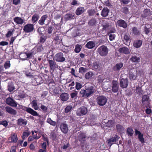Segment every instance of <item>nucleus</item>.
Listing matches in <instances>:
<instances>
[{
  "instance_id": "f257e3e1",
  "label": "nucleus",
  "mask_w": 152,
  "mask_h": 152,
  "mask_svg": "<svg viewBox=\"0 0 152 152\" xmlns=\"http://www.w3.org/2000/svg\"><path fill=\"white\" fill-rule=\"evenodd\" d=\"M85 88V89H81L80 92V96L84 98H87L92 96L96 91V89L94 86H86Z\"/></svg>"
},
{
  "instance_id": "f03ea898",
  "label": "nucleus",
  "mask_w": 152,
  "mask_h": 152,
  "mask_svg": "<svg viewBox=\"0 0 152 152\" xmlns=\"http://www.w3.org/2000/svg\"><path fill=\"white\" fill-rule=\"evenodd\" d=\"M18 107L19 109H22L28 113L34 116H38L39 117H40V116L38 113L31 108L30 107H28L22 105H20L19 104H18Z\"/></svg>"
},
{
  "instance_id": "7ed1b4c3",
  "label": "nucleus",
  "mask_w": 152,
  "mask_h": 152,
  "mask_svg": "<svg viewBox=\"0 0 152 152\" xmlns=\"http://www.w3.org/2000/svg\"><path fill=\"white\" fill-rule=\"evenodd\" d=\"M53 59L58 62H62L65 61L66 59L64 54L62 52H58L55 55Z\"/></svg>"
},
{
  "instance_id": "20e7f679",
  "label": "nucleus",
  "mask_w": 152,
  "mask_h": 152,
  "mask_svg": "<svg viewBox=\"0 0 152 152\" xmlns=\"http://www.w3.org/2000/svg\"><path fill=\"white\" fill-rule=\"evenodd\" d=\"M97 50L99 55L102 56H106L108 54V48L106 46L104 45L99 47Z\"/></svg>"
},
{
  "instance_id": "39448f33",
  "label": "nucleus",
  "mask_w": 152,
  "mask_h": 152,
  "mask_svg": "<svg viewBox=\"0 0 152 152\" xmlns=\"http://www.w3.org/2000/svg\"><path fill=\"white\" fill-rule=\"evenodd\" d=\"M150 101L148 95H144L142 96L141 102L143 105H145L146 108L149 107Z\"/></svg>"
},
{
  "instance_id": "423d86ee",
  "label": "nucleus",
  "mask_w": 152,
  "mask_h": 152,
  "mask_svg": "<svg viewBox=\"0 0 152 152\" xmlns=\"http://www.w3.org/2000/svg\"><path fill=\"white\" fill-rule=\"evenodd\" d=\"M50 69L51 73L52 74L53 72L55 70L58 68V66L55 61L48 60Z\"/></svg>"
},
{
  "instance_id": "0eeeda50",
  "label": "nucleus",
  "mask_w": 152,
  "mask_h": 152,
  "mask_svg": "<svg viewBox=\"0 0 152 152\" xmlns=\"http://www.w3.org/2000/svg\"><path fill=\"white\" fill-rule=\"evenodd\" d=\"M87 112V108L84 106H82L77 110L76 114L77 116H80L85 115Z\"/></svg>"
},
{
  "instance_id": "6e6552de",
  "label": "nucleus",
  "mask_w": 152,
  "mask_h": 152,
  "mask_svg": "<svg viewBox=\"0 0 152 152\" xmlns=\"http://www.w3.org/2000/svg\"><path fill=\"white\" fill-rule=\"evenodd\" d=\"M96 102L99 105L103 106L106 103L107 99L105 96H99L97 97Z\"/></svg>"
},
{
  "instance_id": "1a4fd4ad",
  "label": "nucleus",
  "mask_w": 152,
  "mask_h": 152,
  "mask_svg": "<svg viewBox=\"0 0 152 152\" xmlns=\"http://www.w3.org/2000/svg\"><path fill=\"white\" fill-rule=\"evenodd\" d=\"M34 29V25L31 23H28L25 25L23 28L24 31L27 33L31 32L33 31Z\"/></svg>"
},
{
  "instance_id": "9d476101",
  "label": "nucleus",
  "mask_w": 152,
  "mask_h": 152,
  "mask_svg": "<svg viewBox=\"0 0 152 152\" xmlns=\"http://www.w3.org/2000/svg\"><path fill=\"white\" fill-rule=\"evenodd\" d=\"M118 82L117 80H113L112 81V91L114 93L118 92L119 90Z\"/></svg>"
},
{
  "instance_id": "9b49d317",
  "label": "nucleus",
  "mask_w": 152,
  "mask_h": 152,
  "mask_svg": "<svg viewBox=\"0 0 152 152\" xmlns=\"http://www.w3.org/2000/svg\"><path fill=\"white\" fill-rule=\"evenodd\" d=\"M6 102L7 104L12 107H16L17 105V102L10 97H9L6 99Z\"/></svg>"
},
{
  "instance_id": "f8f14e48",
  "label": "nucleus",
  "mask_w": 152,
  "mask_h": 152,
  "mask_svg": "<svg viewBox=\"0 0 152 152\" xmlns=\"http://www.w3.org/2000/svg\"><path fill=\"white\" fill-rule=\"evenodd\" d=\"M129 82L127 78L121 79L120 81V87L123 88H126L128 86Z\"/></svg>"
},
{
  "instance_id": "ddd939ff",
  "label": "nucleus",
  "mask_w": 152,
  "mask_h": 152,
  "mask_svg": "<svg viewBox=\"0 0 152 152\" xmlns=\"http://www.w3.org/2000/svg\"><path fill=\"white\" fill-rule=\"evenodd\" d=\"M116 25L125 29L127 27L128 24L124 20L122 19H120L116 22Z\"/></svg>"
},
{
  "instance_id": "4468645a",
  "label": "nucleus",
  "mask_w": 152,
  "mask_h": 152,
  "mask_svg": "<svg viewBox=\"0 0 152 152\" xmlns=\"http://www.w3.org/2000/svg\"><path fill=\"white\" fill-rule=\"evenodd\" d=\"M87 136L85 133H81L78 135V139L81 143L83 144L86 141Z\"/></svg>"
},
{
  "instance_id": "2eb2a0df",
  "label": "nucleus",
  "mask_w": 152,
  "mask_h": 152,
  "mask_svg": "<svg viewBox=\"0 0 152 152\" xmlns=\"http://www.w3.org/2000/svg\"><path fill=\"white\" fill-rule=\"evenodd\" d=\"M44 49L42 45L39 43H38L35 47L32 49L33 51L34 52H35V54L37 53L42 51Z\"/></svg>"
},
{
  "instance_id": "dca6fc26",
  "label": "nucleus",
  "mask_w": 152,
  "mask_h": 152,
  "mask_svg": "<svg viewBox=\"0 0 152 152\" xmlns=\"http://www.w3.org/2000/svg\"><path fill=\"white\" fill-rule=\"evenodd\" d=\"M120 137L116 134L114 137H112L111 138L108 140V144L109 146H111L113 143L112 142H116L118 140Z\"/></svg>"
},
{
  "instance_id": "f3484780",
  "label": "nucleus",
  "mask_w": 152,
  "mask_h": 152,
  "mask_svg": "<svg viewBox=\"0 0 152 152\" xmlns=\"http://www.w3.org/2000/svg\"><path fill=\"white\" fill-rule=\"evenodd\" d=\"M60 128L61 132L64 134H66L67 133L68 129L67 124L64 123H61Z\"/></svg>"
},
{
  "instance_id": "a211bd4d",
  "label": "nucleus",
  "mask_w": 152,
  "mask_h": 152,
  "mask_svg": "<svg viewBox=\"0 0 152 152\" xmlns=\"http://www.w3.org/2000/svg\"><path fill=\"white\" fill-rule=\"evenodd\" d=\"M135 133L136 135H138V139L139 141L142 143H145L144 139L143 137V134L141 133L137 129H136L135 131Z\"/></svg>"
},
{
  "instance_id": "6ab92c4d",
  "label": "nucleus",
  "mask_w": 152,
  "mask_h": 152,
  "mask_svg": "<svg viewBox=\"0 0 152 152\" xmlns=\"http://www.w3.org/2000/svg\"><path fill=\"white\" fill-rule=\"evenodd\" d=\"M17 122L18 125L24 126L26 125L27 121L25 119L20 118L17 120Z\"/></svg>"
},
{
  "instance_id": "aec40b11",
  "label": "nucleus",
  "mask_w": 152,
  "mask_h": 152,
  "mask_svg": "<svg viewBox=\"0 0 152 152\" xmlns=\"http://www.w3.org/2000/svg\"><path fill=\"white\" fill-rule=\"evenodd\" d=\"M120 53H123L125 54H128L130 53V50L126 47H123L120 48L118 50Z\"/></svg>"
},
{
  "instance_id": "412c9836",
  "label": "nucleus",
  "mask_w": 152,
  "mask_h": 152,
  "mask_svg": "<svg viewBox=\"0 0 152 152\" xmlns=\"http://www.w3.org/2000/svg\"><path fill=\"white\" fill-rule=\"evenodd\" d=\"M123 66V63L122 62H120L116 64L115 65L113 66V69L114 71L116 72H119Z\"/></svg>"
},
{
  "instance_id": "4be33fe9",
  "label": "nucleus",
  "mask_w": 152,
  "mask_h": 152,
  "mask_svg": "<svg viewBox=\"0 0 152 152\" xmlns=\"http://www.w3.org/2000/svg\"><path fill=\"white\" fill-rule=\"evenodd\" d=\"M48 17L47 14L44 15L42 16L40 19L38 21L39 24L42 26L44 25L45 24V21L47 20Z\"/></svg>"
},
{
  "instance_id": "5701e85b",
  "label": "nucleus",
  "mask_w": 152,
  "mask_h": 152,
  "mask_svg": "<svg viewBox=\"0 0 152 152\" xmlns=\"http://www.w3.org/2000/svg\"><path fill=\"white\" fill-rule=\"evenodd\" d=\"M88 25L91 27H95L97 25V21L94 18H92L88 22Z\"/></svg>"
},
{
  "instance_id": "b1692460",
  "label": "nucleus",
  "mask_w": 152,
  "mask_h": 152,
  "mask_svg": "<svg viewBox=\"0 0 152 152\" xmlns=\"http://www.w3.org/2000/svg\"><path fill=\"white\" fill-rule=\"evenodd\" d=\"M69 97V95L66 93H63L60 95V98L61 101L63 102L68 100Z\"/></svg>"
},
{
  "instance_id": "393cba45",
  "label": "nucleus",
  "mask_w": 152,
  "mask_h": 152,
  "mask_svg": "<svg viewBox=\"0 0 152 152\" xmlns=\"http://www.w3.org/2000/svg\"><path fill=\"white\" fill-rule=\"evenodd\" d=\"M10 138L11 140V141L10 142H14L15 143L17 142L18 140V136L17 134L15 133L11 134L10 137L9 138V140Z\"/></svg>"
},
{
  "instance_id": "a878e982",
  "label": "nucleus",
  "mask_w": 152,
  "mask_h": 152,
  "mask_svg": "<svg viewBox=\"0 0 152 152\" xmlns=\"http://www.w3.org/2000/svg\"><path fill=\"white\" fill-rule=\"evenodd\" d=\"M101 68V65L99 62L95 61L93 63L92 69L93 70H99Z\"/></svg>"
},
{
  "instance_id": "bb28decb",
  "label": "nucleus",
  "mask_w": 152,
  "mask_h": 152,
  "mask_svg": "<svg viewBox=\"0 0 152 152\" xmlns=\"http://www.w3.org/2000/svg\"><path fill=\"white\" fill-rule=\"evenodd\" d=\"M151 15V12L150 9H145L143 11V14L142 17L144 18H148Z\"/></svg>"
},
{
  "instance_id": "cd10ccee",
  "label": "nucleus",
  "mask_w": 152,
  "mask_h": 152,
  "mask_svg": "<svg viewBox=\"0 0 152 152\" xmlns=\"http://www.w3.org/2000/svg\"><path fill=\"white\" fill-rule=\"evenodd\" d=\"M6 111L9 113L13 115H15L17 114L16 111L14 109L9 107H7L5 108Z\"/></svg>"
},
{
  "instance_id": "c85d7f7f",
  "label": "nucleus",
  "mask_w": 152,
  "mask_h": 152,
  "mask_svg": "<svg viewBox=\"0 0 152 152\" xmlns=\"http://www.w3.org/2000/svg\"><path fill=\"white\" fill-rule=\"evenodd\" d=\"M13 20L14 22L18 24L22 25L24 22V20L21 17H16L14 18Z\"/></svg>"
},
{
  "instance_id": "c756f323",
  "label": "nucleus",
  "mask_w": 152,
  "mask_h": 152,
  "mask_svg": "<svg viewBox=\"0 0 152 152\" xmlns=\"http://www.w3.org/2000/svg\"><path fill=\"white\" fill-rule=\"evenodd\" d=\"M109 11V10L107 7H104L101 12V15L103 17H106L108 15Z\"/></svg>"
},
{
  "instance_id": "7c9ffc66",
  "label": "nucleus",
  "mask_w": 152,
  "mask_h": 152,
  "mask_svg": "<svg viewBox=\"0 0 152 152\" xmlns=\"http://www.w3.org/2000/svg\"><path fill=\"white\" fill-rule=\"evenodd\" d=\"M39 13H36L32 16L31 21L33 23H36L39 20Z\"/></svg>"
},
{
  "instance_id": "2f4dec72",
  "label": "nucleus",
  "mask_w": 152,
  "mask_h": 152,
  "mask_svg": "<svg viewBox=\"0 0 152 152\" xmlns=\"http://www.w3.org/2000/svg\"><path fill=\"white\" fill-rule=\"evenodd\" d=\"M142 43V41L140 39L136 40L134 42L133 46L136 48H138L141 47Z\"/></svg>"
},
{
  "instance_id": "473e14b6",
  "label": "nucleus",
  "mask_w": 152,
  "mask_h": 152,
  "mask_svg": "<svg viewBox=\"0 0 152 152\" xmlns=\"http://www.w3.org/2000/svg\"><path fill=\"white\" fill-rule=\"evenodd\" d=\"M130 60L132 63H138L140 61V58L135 55L132 56L130 58Z\"/></svg>"
},
{
  "instance_id": "72a5a7b5",
  "label": "nucleus",
  "mask_w": 152,
  "mask_h": 152,
  "mask_svg": "<svg viewBox=\"0 0 152 152\" xmlns=\"http://www.w3.org/2000/svg\"><path fill=\"white\" fill-rule=\"evenodd\" d=\"M95 46V42L93 41L88 42L85 45V47L88 49H91L93 48Z\"/></svg>"
},
{
  "instance_id": "f704fd0d",
  "label": "nucleus",
  "mask_w": 152,
  "mask_h": 152,
  "mask_svg": "<svg viewBox=\"0 0 152 152\" xmlns=\"http://www.w3.org/2000/svg\"><path fill=\"white\" fill-rule=\"evenodd\" d=\"M124 39L125 40L124 42V44L128 45H129L130 42H131V39L130 36L127 34H125L124 37Z\"/></svg>"
},
{
  "instance_id": "c9c22d12",
  "label": "nucleus",
  "mask_w": 152,
  "mask_h": 152,
  "mask_svg": "<svg viewBox=\"0 0 152 152\" xmlns=\"http://www.w3.org/2000/svg\"><path fill=\"white\" fill-rule=\"evenodd\" d=\"M85 9L83 7H78L76 10V14L77 15H81L83 13Z\"/></svg>"
},
{
  "instance_id": "e433bc0d",
  "label": "nucleus",
  "mask_w": 152,
  "mask_h": 152,
  "mask_svg": "<svg viewBox=\"0 0 152 152\" xmlns=\"http://www.w3.org/2000/svg\"><path fill=\"white\" fill-rule=\"evenodd\" d=\"M31 132L29 131L28 129L25 130L23 133L22 135L21 136L23 139H24L28 137L30 134Z\"/></svg>"
},
{
  "instance_id": "4c0bfd02",
  "label": "nucleus",
  "mask_w": 152,
  "mask_h": 152,
  "mask_svg": "<svg viewBox=\"0 0 152 152\" xmlns=\"http://www.w3.org/2000/svg\"><path fill=\"white\" fill-rule=\"evenodd\" d=\"M94 75V74L92 71H89L86 73L84 77L86 79L89 80Z\"/></svg>"
},
{
  "instance_id": "58836bf2",
  "label": "nucleus",
  "mask_w": 152,
  "mask_h": 152,
  "mask_svg": "<svg viewBox=\"0 0 152 152\" xmlns=\"http://www.w3.org/2000/svg\"><path fill=\"white\" fill-rule=\"evenodd\" d=\"M35 54V52H34L32 49L31 52L26 53V58L27 59L26 60H28L29 59L31 58Z\"/></svg>"
},
{
  "instance_id": "ea45409f",
  "label": "nucleus",
  "mask_w": 152,
  "mask_h": 152,
  "mask_svg": "<svg viewBox=\"0 0 152 152\" xmlns=\"http://www.w3.org/2000/svg\"><path fill=\"white\" fill-rule=\"evenodd\" d=\"M136 91L137 94L139 96H141L143 93V91L142 90L141 87L138 86L136 87Z\"/></svg>"
},
{
  "instance_id": "a19ab883",
  "label": "nucleus",
  "mask_w": 152,
  "mask_h": 152,
  "mask_svg": "<svg viewBox=\"0 0 152 152\" xmlns=\"http://www.w3.org/2000/svg\"><path fill=\"white\" fill-rule=\"evenodd\" d=\"M7 88L8 90L10 92H11L15 89V87L12 82H11L8 83Z\"/></svg>"
},
{
  "instance_id": "79ce46f5",
  "label": "nucleus",
  "mask_w": 152,
  "mask_h": 152,
  "mask_svg": "<svg viewBox=\"0 0 152 152\" xmlns=\"http://www.w3.org/2000/svg\"><path fill=\"white\" fill-rule=\"evenodd\" d=\"M116 128L117 132L119 133L122 132L124 130L123 126L120 124H118L116 125Z\"/></svg>"
},
{
  "instance_id": "37998d69",
  "label": "nucleus",
  "mask_w": 152,
  "mask_h": 152,
  "mask_svg": "<svg viewBox=\"0 0 152 152\" xmlns=\"http://www.w3.org/2000/svg\"><path fill=\"white\" fill-rule=\"evenodd\" d=\"M59 35L57 34L56 35L55 37L54 38V41L56 44H60L61 41V40L59 39Z\"/></svg>"
},
{
  "instance_id": "c03bdc74",
  "label": "nucleus",
  "mask_w": 152,
  "mask_h": 152,
  "mask_svg": "<svg viewBox=\"0 0 152 152\" xmlns=\"http://www.w3.org/2000/svg\"><path fill=\"white\" fill-rule=\"evenodd\" d=\"M41 137V135L40 134H39L38 137L35 136V135H34V136H30L28 138V141H31L34 140V139L38 140Z\"/></svg>"
},
{
  "instance_id": "a18cd8bd",
  "label": "nucleus",
  "mask_w": 152,
  "mask_h": 152,
  "mask_svg": "<svg viewBox=\"0 0 152 152\" xmlns=\"http://www.w3.org/2000/svg\"><path fill=\"white\" fill-rule=\"evenodd\" d=\"M132 31L133 34L136 35H139L140 34V32L137 27H134L132 28Z\"/></svg>"
},
{
  "instance_id": "49530a36",
  "label": "nucleus",
  "mask_w": 152,
  "mask_h": 152,
  "mask_svg": "<svg viewBox=\"0 0 152 152\" xmlns=\"http://www.w3.org/2000/svg\"><path fill=\"white\" fill-rule=\"evenodd\" d=\"M31 104L32 107L35 110H37L38 109L37 102V100H33L31 102Z\"/></svg>"
},
{
  "instance_id": "de8ad7c7",
  "label": "nucleus",
  "mask_w": 152,
  "mask_h": 152,
  "mask_svg": "<svg viewBox=\"0 0 152 152\" xmlns=\"http://www.w3.org/2000/svg\"><path fill=\"white\" fill-rule=\"evenodd\" d=\"M46 122L53 126H55L56 124V122L53 121L50 118H47Z\"/></svg>"
},
{
  "instance_id": "09e8293b",
  "label": "nucleus",
  "mask_w": 152,
  "mask_h": 152,
  "mask_svg": "<svg viewBox=\"0 0 152 152\" xmlns=\"http://www.w3.org/2000/svg\"><path fill=\"white\" fill-rule=\"evenodd\" d=\"M114 124L113 121L112 120H109L108 122L105 123V126L108 127H111L113 126Z\"/></svg>"
},
{
  "instance_id": "8fccbe9b",
  "label": "nucleus",
  "mask_w": 152,
  "mask_h": 152,
  "mask_svg": "<svg viewBox=\"0 0 152 152\" xmlns=\"http://www.w3.org/2000/svg\"><path fill=\"white\" fill-rule=\"evenodd\" d=\"M4 66L5 69L9 68L11 66L10 61H5L4 64Z\"/></svg>"
},
{
  "instance_id": "3c124183",
  "label": "nucleus",
  "mask_w": 152,
  "mask_h": 152,
  "mask_svg": "<svg viewBox=\"0 0 152 152\" xmlns=\"http://www.w3.org/2000/svg\"><path fill=\"white\" fill-rule=\"evenodd\" d=\"M126 132L129 135L132 136L133 134V131L132 128L129 127L127 128Z\"/></svg>"
},
{
  "instance_id": "603ef678",
  "label": "nucleus",
  "mask_w": 152,
  "mask_h": 152,
  "mask_svg": "<svg viewBox=\"0 0 152 152\" xmlns=\"http://www.w3.org/2000/svg\"><path fill=\"white\" fill-rule=\"evenodd\" d=\"M129 78L131 80H135L137 77V76L132 73H129Z\"/></svg>"
},
{
  "instance_id": "864d4df0",
  "label": "nucleus",
  "mask_w": 152,
  "mask_h": 152,
  "mask_svg": "<svg viewBox=\"0 0 152 152\" xmlns=\"http://www.w3.org/2000/svg\"><path fill=\"white\" fill-rule=\"evenodd\" d=\"M20 57L22 60H26L27 59L26 58V53H21L20 54Z\"/></svg>"
},
{
  "instance_id": "5fc2aeb1",
  "label": "nucleus",
  "mask_w": 152,
  "mask_h": 152,
  "mask_svg": "<svg viewBox=\"0 0 152 152\" xmlns=\"http://www.w3.org/2000/svg\"><path fill=\"white\" fill-rule=\"evenodd\" d=\"M14 29H12V31H8L7 34H6L5 37L7 38H8L11 37L13 34V33L14 32Z\"/></svg>"
},
{
  "instance_id": "6e6d98bb",
  "label": "nucleus",
  "mask_w": 152,
  "mask_h": 152,
  "mask_svg": "<svg viewBox=\"0 0 152 152\" xmlns=\"http://www.w3.org/2000/svg\"><path fill=\"white\" fill-rule=\"evenodd\" d=\"M129 9L126 7H122L121 12L125 14H127L129 12Z\"/></svg>"
},
{
  "instance_id": "4d7b16f0",
  "label": "nucleus",
  "mask_w": 152,
  "mask_h": 152,
  "mask_svg": "<svg viewBox=\"0 0 152 152\" xmlns=\"http://www.w3.org/2000/svg\"><path fill=\"white\" fill-rule=\"evenodd\" d=\"M40 108L42 110L44 113H46L48 112V107L44 105L41 104Z\"/></svg>"
},
{
  "instance_id": "13d9d810",
  "label": "nucleus",
  "mask_w": 152,
  "mask_h": 152,
  "mask_svg": "<svg viewBox=\"0 0 152 152\" xmlns=\"http://www.w3.org/2000/svg\"><path fill=\"white\" fill-rule=\"evenodd\" d=\"M81 49V46L79 45H77L76 46L75 49V51L76 53H78L79 52Z\"/></svg>"
},
{
  "instance_id": "bf43d9fd",
  "label": "nucleus",
  "mask_w": 152,
  "mask_h": 152,
  "mask_svg": "<svg viewBox=\"0 0 152 152\" xmlns=\"http://www.w3.org/2000/svg\"><path fill=\"white\" fill-rule=\"evenodd\" d=\"M72 108V106L68 105L65 108L64 112L66 113H68L71 111Z\"/></svg>"
},
{
  "instance_id": "052dcab7",
  "label": "nucleus",
  "mask_w": 152,
  "mask_h": 152,
  "mask_svg": "<svg viewBox=\"0 0 152 152\" xmlns=\"http://www.w3.org/2000/svg\"><path fill=\"white\" fill-rule=\"evenodd\" d=\"M74 17V15L71 14H67L66 15L65 18L67 20H69L73 18Z\"/></svg>"
},
{
  "instance_id": "680f3d73",
  "label": "nucleus",
  "mask_w": 152,
  "mask_h": 152,
  "mask_svg": "<svg viewBox=\"0 0 152 152\" xmlns=\"http://www.w3.org/2000/svg\"><path fill=\"white\" fill-rule=\"evenodd\" d=\"M75 84L76 85L75 88L76 89L79 90L82 88V85L81 83L78 82H76Z\"/></svg>"
},
{
  "instance_id": "e2e57ef3",
  "label": "nucleus",
  "mask_w": 152,
  "mask_h": 152,
  "mask_svg": "<svg viewBox=\"0 0 152 152\" xmlns=\"http://www.w3.org/2000/svg\"><path fill=\"white\" fill-rule=\"evenodd\" d=\"M0 125H3L5 127H6L8 125V122L6 120L0 121Z\"/></svg>"
},
{
  "instance_id": "0e129e2a",
  "label": "nucleus",
  "mask_w": 152,
  "mask_h": 152,
  "mask_svg": "<svg viewBox=\"0 0 152 152\" xmlns=\"http://www.w3.org/2000/svg\"><path fill=\"white\" fill-rule=\"evenodd\" d=\"M87 69L85 68L84 67H80L79 69V72L80 73H84L87 71Z\"/></svg>"
},
{
  "instance_id": "69168bd1",
  "label": "nucleus",
  "mask_w": 152,
  "mask_h": 152,
  "mask_svg": "<svg viewBox=\"0 0 152 152\" xmlns=\"http://www.w3.org/2000/svg\"><path fill=\"white\" fill-rule=\"evenodd\" d=\"M46 39L47 38L45 37H40L39 43L41 44L43 43L45 41Z\"/></svg>"
},
{
  "instance_id": "338daca9",
  "label": "nucleus",
  "mask_w": 152,
  "mask_h": 152,
  "mask_svg": "<svg viewBox=\"0 0 152 152\" xmlns=\"http://www.w3.org/2000/svg\"><path fill=\"white\" fill-rule=\"evenodd\" d=\"M35 81H36L37 85H40L43 83L41 78L39 77L36 78L35 79Z\"/></svg>"
},
{
  "instance_id": "774afa93",
  "label": "nucleus",
  "mask_w": 152,
  "mask_h": 152,
  "mask_svg": "<svg viewBox=\"0 0 152 152\" xmlns=\"http://www.w3.org/2000/svg\"><path fill=\"white\" fill-rule=\"evenodd\" d=\"M53 28L51 26H49L48 27L47 29V32L49 34H51L52 33Z\"/></svg>"
}]
</instances>
